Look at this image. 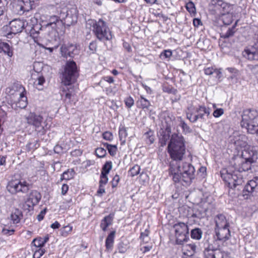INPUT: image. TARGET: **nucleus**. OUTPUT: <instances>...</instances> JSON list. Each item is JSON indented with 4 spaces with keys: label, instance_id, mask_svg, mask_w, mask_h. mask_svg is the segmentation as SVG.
<instances>
[{
    "label": "nucleus",
    "instance_id": "nucleus-1",
    "mask_svg": "<svg viewBox=\"0 0 258 258\" xmlns=\"http://www.w3.org/2000/svg\"><path fill=\"white\" fill-rule=\"evenodd\" d=\"M232 160L233 163L232 161L231 163L234 170L223 169L220 171L221 177L229 188L241 190L244 182L241 172L251 169V164L253 163L240 157H234Z\"/></svg>",
    "mask_w": 258,
    "mask_h": 258
},
{
    "label": "nucleus",
    "instance_id": "nucleus-2",
    "mask_svg": "<svg viewBox=\"0 0 258 258\" xmlns=\"http://www.w3.org/2000/svg\"><path fill=\"white\" fill-rule=\"evenodd\" d=\"M195 169L189 163H182L181 165L177 161L170 163L169 175L172 176L175 183L183 182V185H189L195 178Z\"/></svg>",
    "mask_w": 258,
    "mask_h": 258
},
{
    "label": "nucleus",
    "instance_id": "nucleus-3",
    "mask_svg": "<svg viewBox=\"0 0 258 258\" xmlns=\"http://www.w3.org/2000/svg\"><path fill=\"white\" fill-rule=\"evenodd\" d=\"M78 76V71L76 62L74 60H68L64 66V71L62 73L61 82L65 86L63 88L65 94V101L71 103L73 100L75 93L72 85L76 81Z\"/></svg>",
    "mask_w": 258,
    "mask_h": 258
},
{
    "label": "nucleus",
    "instance_id": "nucleus-4",
    "mask_svg": "<svg viewBox=\"0 0 258 258\" xmlns=\"http://www.w3.org/2000/svg\"><path fill=\"white\" fill-rule=\"evenodd\" d=\"M185 141L183 137L174 133L168 144V152L174 161H180L185 153Z\"/></svg>",
    "mask_w": 258,
    "mask_h": 258
},
{
    "label": "nucleus",
    "instance_id": "nucleus-5",
    "mask_svg": "<svg viewBox=\"0 0 258 258\" xmlns=\"http://www.w3.org/2000/svg\"><path fill=\"white\" fill-rule=\"evenodd\" d=\"M92 28L93 32L99 40L105 41L112 38L111 31L102 20L100 19L98 22L94 23Z\"/></svg>",
    "mask_w": 258,
    "mask_h": 258
},
{
    "label": "nucleus",
    "instance_id": "nucleus-6",
    "mask_svg": "<svg viewBox=\"0 0 258 258\" xmlns=\"http://www.w3.org/2000/svg\"><path fill=\"white\" fill-rule=\"evenodd\" d=\"M165 124H162L163 127L159 131V143L160 146H165L167 142L170 140L171 133V127L173 125V120L169 116L165 117Z\"/></svg>",
    "mask_w": 258,
    "mask_h": 258
},
{
    "label": "nucleus",
    "instance_id": "nucleus-7",
    "mask_svg": "<svg viewBox=\"0 0 258 258\" xmlns=\"http://www.w3.org/2000/svg\"><path fill=\"white\" fill-rule=\"evenodd\" d=\"M29 184L25 181L14 180L9 183L7 188L12 194H16L18 192L26 193L29 189Z\"/></svg>",
    "mask_w": 258,
    "mask_h": 258
},
{
    "label": "nucleus",
    "instance_id": "nucleus-8",
    "mask_svg": "<svg viewBox=\"0 0 258 258\" xmlns=\"http://www.w3.org/2000/svg\"><path fill=\"white\" fill-rule=\"evenodd\" d=\"M243 196H254L258 193V177H254L252 179L249 180L245 185L244 187L242 186Z\"/></svg>",
    "mask_w": 258,
    "mask_h": 258
},
{
    "label": "nucleus",
    "instance_id": "nucleus-9",
    "mask_svg": "<svg viewBox=\"0 0 258 258\" xmlns=\"http://www.w3.org/2000/svg\"><path fill=\"white\" fill-rule=\"evenodd\" d=\"M60 51L61 56L66 58H73L79 53L77 45L72 43L62 44L60 48Z\"/></svg>",
    "mask_w": 258,
    "mask_h": 258
},
{
    "label": "nucleus",
    "instance_id": "nucleus-10",
    "mask_svg": "<svg viewBox=\"0 0 258 258\" xmlns=\"http://www.w3.org/2000/svg\"><path fill=\"white\" fill-rule=\"evenodd\" d=\"M27 122L29 124L35 126L36 129L41 127V129L38 130V132L41 133L42 135L45 134V130L43 126L42 125V123L43 120V118L42 116L37 114L35 113L30 112L27 117Z\"/></svg>",
    "mask_w": 258,
    "mask_h": 258
},
{
    "label": "nucleus",
    "instance_id": "nucleus-11",
    "mask_svg": "<svg viewBox=\"0 0 258 258\" xmlns=\"http://www.w3.org/2000/svg\"><path fill=\"white\" fill-rule=\"evenodd\" d=\"M30 21V22H26L25 32L29 33L33 37H37L40 30H41L42 26L37 22V19L34 17L31 18Z\"/></svg>",
    "mask_w": 258,
    "mask_h": 258
},
{
    "label": "nucleus",
    "instance_id": "nucleus-12",
    "mask_svg": "<svg viewBox=\"0 0 258 258\" xmlns=\"http://www.w3.org/2000/svg\"><path fill=\"white\" fill-rule=\"evenodd\" d=\"M26 21L20 19H14L9 22L10 34H17L25 30Z\"/></svg>",
    "mask_w": 258,
    "mask_h": 258
},
{
    "label": "nucleus",
    "instance_id": "nucleus-13",
    "mask_svg": "<svg viewBox=\"0 0 258 258\" xmlns=\"http://www.w3.org/2000/svg\"><path fill=\"white\" fill-rule=\"evenodd\" d=\"M241 157L255 163L258 159V152L254 147L248 146L242 150Z\"/></svg>",
    "mask_w": 258,
    "mask_h": 258
},
{
    "label": "nucleus",
    "instance_id": "nucleus-14",
    "mask_svg": "<svg viewBox=\"0 0 258 258\" xmlns=\"http://www.w3.org/2000/svg\"><path fill=\"white\" fill-rule=\"evenodd\" d=\"M211 4L220 11V15L232 13L233 6L222 0H212Z\"/></svg>",
    "mask_w": 258,
    "mask_h": 258
},
{
    "label": "nucleus",
    "instance_id": "nucleus-15",
    "mask_svg": "<svg viewBox=\"0 0 258 258\" xmlns=\"http://www.w3.org/2000/svg\"><path fill=\"white\" fill-rule=\"evenodd\" d=\"M242 54L249 60L258 61V40L254 42L250 49H245Z\"/></svg>",
    "mask_w": 258,
    "mask_h": 258
},
{
    "label": "nucleus",
    "instance_id": "nucleus-16",
    "mask_svg": "<svg viewBox=\"0 0 258 258\" xmlns=\"http://www.w3.org/2000/svg\"><path fill=\"white\" fill-rule=\"evenodd\" d=\"M41 199V195L40 192L36 190H33L28 195L25 204L28 208L33 209L35 205L38 204Z\"/></svg>",
    "mask_w": 258,
    "mask_h": 258
},
{
    "label": "nucleus",
    "instance_id": "nucleus-17",
    "mask_svg": "<svg viewBox=\"0 0 258 258\" xmlns=\"http://www.w3.org/2000/svg\"><path fill=\"white\" fill-rule=\"evenodd\" d=\"M229 226L215 228L217 239L220 241H226L230 237Z\"/></svg>",
    "mask_w": 258,
    "mask_h": 258
},
{
    "label": "nucleus",
    "instance_id": "nucleus-18",
    "mask_svg": "<svg viewBox=\"0 0 258 258\" xmlns=\"http://www.w3.org/2000/svg\"><path fill=\"white\" fill-rule=\"evenodd\" d=\"M175 234H189V229L187 224L178 222L173 226Z\"/></svg>",
    "mask_w": 258,
    "mask_h": 258
},
{
    "label": "nucleus",
    "instance_id": "nucleus-19",
    "mask_svg": "<svg viewBox=\"0 0 258 258\" xmlns=\"http://www.w3.org/2000/svg\"><path fill=\"white\" fill-rule=\"evenodd\" d=\"M114 216V213H110L101 220L100 227L103 231H106L107 227L112 224Z\"/></svg>",
    "mask_w": 258,
    "mask_h": 258
},
{
    "label": "nucleus",
    "instance_id": "nucleus-20",
    "mask_svg": "<svg viewBox=\"0 0 258 258\" xmlns=\"http://www.w3.org/2000/svg\"><path fill=\"white\" fill-rule=\"evenodd\" d=\"M137 106L142 109L149 110L151 104L150 102L145 98L143 95H141L136 102Z\"/></svg>",
    "mask_w": 258,
    "mask_h": 258
},
{
    "label": "nucleus",
    "instance_id": "nucleus-21",
    "mask_svg": "<svg viewBox=\"0 0 258 258\" xmlns=\"http://www.w3.org/2000/svg\"><path fill=\"white\" fill-rule=\"evenodd\" d=\"M215 221L216 223L215 228L229 226V224L227 222L226 217L223 214L218 215L215 217Z\"/></svg>",
    "mask_w": 258,
    "mask_h": 258
},
{
    "label": "nucleus",
    "instance_id": "nucleus-22",
    "mask_svg": "<svg viewBox=\"0 0 258 258\" xmlns=\"http://www.w3.org/2000/svg\"><path fill=\"white\" fill-rule=\"evenodd\" d=\"M196 112L198 113L199 118L202 119H204L205 114L209 116L211 113V109L209 108H207L205 105H199L198 107L196 108Z\"/></svg>",
    "mask_w": 258,
    "mask_h": 258
},
{
    "label": "nucleus",
    "instance_id": "nucleus-23",
    "mask_svg": "<svg viewBox=\"0 0 258 258\" xmlns=\"http://www.w3.org/2000/svg\"><path fill=\"white\" fill-rule=\"evenodd\" d=\"M234 143L236 146L245 148L247 145L246 142L247 137L244 135H240L237 137H234Z\"/></svg>",
    "mask_w": 258,
    "mask_h": 258
},
{
    "label": "nucleus",
    "instance_id": "nucleus-24",
    "mask_svg": "<svg viewBox=\"0 0 258 258\" xmlns=\"http://www.w3.org/2000/svg\"><path fill=\"white\" fill-rule=\"evenodd\" d=\"M3 52L9 56L12 57L13 55V48L8 43L0 42V53Z\"/></svg>",
    "mask_w": 258,
    "mask_h": 258
},
{
    "label": "nucleus",
    "instance_id": "nucleus-25",
    "mask_svg": "<svg viewBox=\"0 0 258 258\" xmlns=\"http://www.w3.org/2000/svg\"><path fill=\"white\" fill-rule=\"evenodd\" d=\"M115 234V231H111L106 239L105 247L106 249L108 250H112L113 248Z\"/></svg>",
    "mask_w": 258,
    "mask_h": 258
},
{
    "label": "nucleus",
    "instance_id": "nucleus-26",
    "mask_svg": "<svg viewBox=\"0 0 258 258\" xmlns=\"http://www.w3.org/2000/svg\"><path fill=\"white\" fill-rule=\"evenodd\" d=\"M197 246L194 243L187 244L184 246L183 254L188 256L193 255L196 252Z\"/></svg>",
    "mask_w": 258,
    "mask_h": 258
},
{
    "label": "nucleus",
    "instance_id": "nucleus-27",
    "mask_svg": "<svg viewBox=\"0 0 258 258\" xmlns=\"http://www.w3.org/2000/svg\"><path fill=\"white\" fill-rule=\"evenodd\" d=\"M219 21H221L224 25H229L233 21V13L220 15Z\"/></svg>",
    "mask_w": 258,
    "mask_h": 258
},
{
    "label": "nucleus",
    "instance_id": "nucleus-28",
    "mask_svg": "<svg viewBox=\"0 0 258 258\" xmlns=\"http://www.w3.org/2000/svg\"><path fill=\"white\" fill-rule=\"evenodd\" d=\"M22 217V212L18 209H16L11 215V220L13 221L14 224H17L19 223Z\"/></svg>",
    "mask_w": 258,
    "mask_h": 258
},
{
    "label": "nucleus",
    "instance_id": "nucleus-29",
    "mask_svg": "<svg viewBox=\"0 0 258 258\" xmlns=\"http://www.w3.org/2000/svg\"><path fill=\"white\" fill-rule=\"evenodd\" d=\"M189 234H175V244L178 245H182L184 242H186L188 239Z\"/></svg>",
    "mask_w": 258,
    "mask_h": 258
},
{
    "label": "nucleus",
    "instance_id": "nucleus-30",
    "mask_svg": "<svg viewBox=\"0 0 258 258\" xmlns=\"http://www.w3.org/2000/svg\"><path fill=\"white\" fill-rule=\"evenodd\" d=\"M238 21V20H237L232 27L229 28L226 33H222L221 34V37L226 39L233 36L236 31L235 27L237 25Z\"/></svg>",
    "mask_w": 258,
    "mask_h": 258
},
{
    "label": "nucleus",
    "instance_id": "nucleus-31",
    "mask_svg": "<svg viewBox=\"0 0 258 258\" xmlns=\"http://www.w3.org/2000/svg\"><path fill=\"white\" fill-rule=\"evenodd\" d=\"M144 137L146 144L151 145L154 143L155 136L154 132L151 130H149L148 132H146L144 134Z\"/></svg>",
    "mask_w": 258,
    "mask_h": 258
},
{
    "label": "nucleus",
    "instance_id": "nucleus-32",
    "mask_svg": "<svg viewBox=\"0 0 258 258\" xmlns=\"http://www.w3.org/2000/svg\"><path fill=\"white\" fill-rule=\"evenodd\" d=\"M203 235V231L200 228H195L190 231V236L191 238L196 240L201 239Z\"/></svg>",
    "mask_w": 258,
    "mask_h": 258
},
{
    "label": "nucleus",
    "instance_id": "nucleus-33",
    "mask_svg": "<svg viewBox=\"0 0 258 258\" xmlns=\"http://www.w3.org/2000/svg\"><path fill=\"white\" fill-rule=\"evenodd\" d=\"M217 248L214 246L212 244L208 243V245L205 247L204 252H208V254L211 256L212 258H216V253L214 251H216Z\"/></svg>",
    "mask_w": 258,
    "mask_h": 258
},
{
    "label": "nucleus",
    "instance_id": "nucleus-34",
    "mask_svg": "<svg viewBox=\"0 0 258 258\" xmlns=\"http://www.w3.org/2000/svg\"><path fill=\"white\" fill-rule=\"evenodd\" d=\"M75 173V172L73 169H68L61 174V179L69 180L73 178Z\"/></svg>",
    "mask_w": 258,
    "mask_h": 258
},
{
    "label": "nucleus",
    "instance_id": "nucleus-35",
    "mask_svg": "<svg viewBox=\"0 0 258 258\" xmlns=\"http://www.w3.org/2000/svg\"><path fill=\"white\" fill-rule=\"evenodd\" d=\"M112 164L111 161H106L103 165L101 174H108L112 169Z\"/></svg>",
    "mask_w": 258,
    "mask_h": 258
},
{
    "label": "nucleus",
    "instance_id": "nucleus-36",
    "mask_svg": "<svg viewBox=\"0 0 258 258\" xmlns=\"http://www.w3.org/2000/svg\"><path fill=\"white\" fill-rule=\"evenodd\" d=\"M179 125L182 128V132L184 134L191 133L192 132V129L181 119Z\"/></svg>",
    "mask_w": 258,
    "mask_h": 258
},
{
    "label": "nucleus",
    "instance_id": "nucleus-37",
    "mask_svg": "<svg viewBox=\"0 0 258 258\" xmlns=\"http://www.w3.org/2000/svg\"><path fill=\"white\" fill-rule=\"evenodd\" d=\"M22 90V92L19 94L20 98L21 99V101L19 102L20 103V105L19 106L21 108H24L27 106V103L25 100H26L27 98L25 97L24 94L25 88L23 87H21Z\"/></svg>",
    "mask_w": 258,
    "mask_h": 258
},
{
    "label": "nucleus",
    "instance_id": "nucleus-38",
    "mask_svg": "<svg viewBox=\"0 0 258 258\" xmlns=\"http://www.w3.org/2000/svg\"><path fill=\"white\" fill-rule=\"evenodd\" d=\"M39 144L37 140H32L29 142L26 145V148L28 151H30L32 150H34L38 148Z\"/></svg>",
    "mask_w": 258,
    "mask_h": 258
},
{
    "label": "nucleus",
    "instance_id": "nucleus-39",
    "mask_svg": "<svg viewBox=\"0 0 258 258\" xmlns=\"http://www.w3.org/2000/svg\"><path fill=\"white\" fill-rule=\"evenodd\" d=\"M59 21L58 18L56 16H51L49 22L45 25L46 27L51 26L52 28L55 29L56 27V23Z\"/></svg>",
    "mask_w": 258,
    "mask_h": 258
},
{
    "label": "nucleus",
    "instance_id": "nucleus-40",
    "mask_svg": "<svg viewBox=\"0 0 258 258\" xmlns=\"http://www.w3.org/2000/svg\"><path fill=\"white\" fill-rule=\"evenodd\" d=\"M64 16L66 17V21L68 22H70L71 25L74 24L76 23L77 22V16L76 15L73 16V18H72V21H70V20L71 19V16L69 14L68 11H67V14L66 15H65V13H63V15L62 16V18H64V17H63Z\"/></svg>",
    "mask_w": 258,
    "mask_h": 258
},
{
    "label": "nucleus",
    "instance_id": "nucleus-41",
    "mask_svg": "<svg viewBox=\"0 0 258 258\" xmlns=\"http://www.w3.org/2000/svg\"><path fill=\"white\" fill-rule=\"evenodd\" d=\"M140 169L141 168L140 166L138 165H135L130 169L129 173L133 177L140 173Z\"/></svg>",
    "mask_w": 258,
    "mask_h": 258
},
{
    "label": "nucleus",
    "instance_id": "nucleus-42",
    "mask_svg": "<svg viewBox=\"0 0 258 258\" xmlns=\"http://www.w3.org/2000/svg\"><path fill=\"white\" fill-rule=\"evenodd\" d=\"M32 244H33L37 247L41 248L44 245L43 244L42 237H37L33 239L32 242Z\"/></svg>",
    "mask_w": 258,
    "mask_h": 258
},
{
    "label": "nucleus",
    "instance_id": "nucleus-43",
    "mask_svg": "<svg viewBox=\"0 0 258 258\" xmlns=\"http://www.w3.org/2000/svg\"><path fill=\"white\" fill-rule=\"evenodd\" d=\"M95 154L98 157L103 158L106 154V151L103 148H97L95 150Z\"/></svg>",
    "mask_w": 258,
    "mask_h": 258
},
{
    "label": "nucleus",
    "instance_id": "nucleus-44",
    "mask_svg": "<svg viewBox=\"0 0 258 258\" xmlns=\"http://www.w3.org/2000/svg\"><path fill=\"white\" fill-rule=\"evenodd\" d=\"M127 136L126 130L125 128L122 127L119 130V137L120 140L122 142H125V138Z\"/></svg>",
    "mask_w": 258,
    "mask_h": 258
},
{
    "label": "nucleus",
    "instance_id": "nucleus-45",
    "mask_svg": "<svg viewBox=\"0 0 258 258\" xmlns=\"http://www.w3.org/2000/svg\"><path fill=\"white\" fill-rule=\"evenodd\" d=\"M124 102L127 108H131L135 103L134 100L131 96L125 98L124 100Z\"/></svg>",
    "mask_w": 258,
    "mask_h": 258
},
{
    "label": "nucleus",
    "instance_id": "nucleus-46",
    "mask_svg": "<svg viewBox=\"0 0 258 258\" xmlns=\"http://www.w3.org/2000/svg\"><path fill=\"white\" fill-rule=\"evenodd\" d=\"M186 8L189 13H194L196 11L195 5L192 2H189L186 4Z\"/></svg>",
    "mask_w": 258,
    "mask_h": 258
},
{
    "label": "nucleus",
    "instance_id": "nucleus-47",
    "mask_svg": "<svg viewBox=\"0 0 258 258\" xmlns=\"http://www.w3.org/2000/svg\"><path fill=\"white\" fill-rule=\"evenodd\" d=\"M108 178L107 174H101L99 184L102 185L106 184L108 182Z\"/></svg>",
    "mask_w": 258,
    "mask_h": 258
},
{
    "label": "nucleus",
    "instance_id": "nucleus-48",
    "mask_svg": "<svg viewBox=\"0 0 258 258\" xmlns=\"http://www.w3.org/2000/svg\"><path fill=\"white\" fill-rule=\"evenodd\" d=\"M224 113V110L222 108H216L213 113L215 117H219Z\"/></svg>",
    "mask_w": 258,
    "mask_h": 258
},
{
    "label": "nucleus",
    "instance_id": "nucleus-49",
    "mask_svg": "<svg viewBox=\"0 0 258 258\" xmlns=\"http://www.w3.org/2000/svg\"><path fill=\"white\" fill-rule=\"evenodd\" d=\"M103 138L104 139L107 141H111L113 139V135L110 132H105L103 135Z\"/></svg>",
    "mask_w": 258,
    "mask_h": 258
},
{
    "label": "nucleus",
    "instance_id": "nucleus-50",
    "mask_svg": "<svg viewBox=\"0 0 258 258\" xmlns=\"http://www.w3.org/2000/svg\"><path fill=\"white\" fill-rule=\"evenodd\" d=\"M7 4L6 0H0V17L3 16L6 9L5 5Z\"/></svg>",
    "mask_w": 258,
    "mask_h": 258
},
{
    "label": "nucleus",
    "instance_id": "nucleus-51",
    "mask_svg": "<svg viewBox=\"0 0 258 258\" xmlns=\"http://www.w3.org/2000/svg\"><path fill=\"white\" fill-rule=\"evenodd\" d=\"M118 252L121 253H124L126 250V248L123 242H120L117 246Z\"/></svg>",
    "mask_w": 258,
    "mask_h": 258
},
{
    "label": "nucleus",
    "instance_id": "nucleus-52",
    "mask_svg": "<svg viewBox=\"0 0 258 258\" xmlns=\"http://www.w3.org/2000/svg\"><path fill=\"white\" fill-rule=\"evenodd\" d=\"M117 149L116 145H112L111 147H109L107 150L109 154L111 156H113L116 154Z\"/></svg>",
    "mask_w": 258,
    "mask_h": 258
},
{
    "label": "nucleus",
    "instance_id": "nucleus-53",
    "mask_svg": "<svg viewBox=\"0 0 258 258\" xmlns=\"http://www.w3.org/2000/svg\"><path fill=\"white\" fill-rule=\"evenodd\" d=\"M119 180L120 178L119 175L117 174L115 175L111 181L112 187H115L117 185Z\"/></svg>",
    "mask_w": 258,
    "mask_h": 258
},
{
    "label": "nucleus",
    "instance_id": "nucleus-54",
    "mask_svg": "<svg viewBox=\"0 0 258 258\" xmlns=\"http://www.w3.org/2000/svg\"><path fill=\"white\" fill-rule=\"evenodd\" d=\"M103 80H104V81L107 82L109 83H113L114 81V79L112 77L105 76L102 78V80L99 82V84H101L102 83Z\"/></svg>",
    "mask_w": 258,
    "mask_h": 258
},
{
    "label": "nucleus",
    "instance_id": "nucleus-55",
    "mask_svg": "<svg viewBox=\"0 0 258 258\" xmlns=\"http://www.w3.org/2000/svg\"><path fill=\"white\" fill-rule=\"evenodd\" d=\"M89 48L91 51V53H94L96 51L97 48L96 42L94 41L91 42L89 44Z\"/></svg>",
    "mask_w": 258,
    "mask_h": 258
},
{
    "label": "nucleus",
    "instance_id": "nucleus-56",
    "mask_svg": "<svg viewBox=\"0 0 258 258\" xmlns=\"http://www.w3.org/2000/svg\"><path fill=\"white\" fill-rule=\"evenodd\" d=\"M45 80L43 76H39L34 82L36 85H42L45 82Z\"/></svg>",
    "mask_w": 258,
    "mask_h": 258
},
{
    "label": "nucleus",
    "instance_id": "nucleus-57",
    "mask_svg": "<svg viewBox=\"0 0 258 258\" xmlns=\"http://www.w3.org/2000/svg\"><path fill=\"white\" fill-rule=\"evenodd\" d=\"M172 51L169 50H164L161 53V56H163L165 58H169L172 55Z\"/></svg>",
    "mask_w": 258,
    "mask_h": 258
},
{
    "label": "nucleus",
    "instance_id": "nucleus-58",
    "mask_svg": "<svg viewBox=\"0 0 258 258\" xmlns=\"http://www.w3.org/2000/svg\"><path fill=\"white\" fill-rule=\"evenodd\" d=\"M14 232H15L14 229H12L9 230V229H7L6 228H4L2 230V233L4 235H12Z\"/></svg>",
    "mask_w": 258,
    "mask_h": 258
},
{
    "label": "nucleus",
    "instance_id": "nucleus-59",
    "mask_svg": "<svg viewBox=\"0 0 258 258\" xmlns=\"http://www.w3.org/2000/svg\"><path fill=\"white\" fill-rule=\"evenodd\" d=\"M46 211H47V210L45 208V209H43V210H42L40 212V213L38 215L37 218L39 221H40L43 219L44 215H45V214L46 213Z\"/></svg>",
    "mask_w": 258,
    "mask_h": 258
},
{
    "label": "nucleus",
    "instance_id": "nucleus-60",
    "mask_svg": "<svg viewBox=\"0 0 258 258\" xmlns=\"http://www.w3.org/2000/svg\"><path fill=\"white\" fill-rule=\"evenodd\" d=\"M215 69L213 67L207 68L204 69V73L207 75H211L214 74Z\"/></svg>",
    "mask_w": 258,
    "mask_h": 258
},
{
    "label": "nucleus",
    "instance_id": "nucleus-61",
    "mask_svg": "<svg viewBox=\"0 0 258 258\" xmlns=\"http://www.w3.org/2000/svg\"><path fill=\"white\" fill-rule=\"evenodd\" d=\"M45 252V249L40 248L38 250H36L34 254V256L35 257L36 255H37V258H40V256H41Z\"/></svg>",
    "mask_w": 258,
    "mask_h": 258
},
{
    "label": "nucleus",
    "instance_id": "nucleus-62",
    "mask_svg": "<svg viewBox=\"0 0 258 258\" xmlns=\"http://www.w3.org/2000/svg\"><path fill=\"white\" fill-rule=\"evenodd\" d=\"M54 152L57 154H60L62 152V148L59 145H56L54 147Z\"/></svg>",
    "mask_w": 258,
    "mask_h": 258
},
{
    "label": "nucleus",
    "instance_id": "nucleus-63",
    "mask_svg": "<svg viewBox=\"0 0 258 258\" xmlns=\"http://www.w3.org/2000/svg\"><path fill=\"white\" fill-rule=\"evenodd\" d=\"M193 25L196 27H198L200 25H202V21L200 19L195 18L193 20Z\"/></svg>",
    "mask_w": 258,
    "mask_h": 258
},
{
    "label": "nucleus",
    "instance_id": "nucleus-64",
    "mask_svg": "<svg viewBox=\"0 0 258 258\" xmlns=\"http://www.w3.org/2000/svg\"><path fill=\"white\" fill-rule=\"evenodd\" d=\"M123 47L127 52H132V48L130 44L126 42H124L123 43Z\"/></svg>",
    "mask_w": 258,
    "mask_h": 258
}]
</instances>
